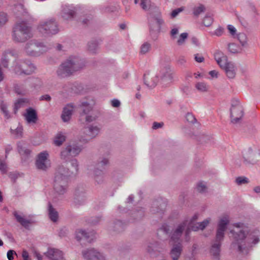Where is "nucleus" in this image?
Returning <instances> with one entry per match:
<instances>
[{
  "instance_id": "1",
  "label": "nucleus",
  "mask_w": 260,
  "mask_h": 260,
  "mask_svg": "<svg viewBox=\"0 0 260 260\" xmlns=\"http://www.w3.org/2000/svg\"><path fill=\"white\" fill-rule=\"evenodd\" d=\"M230 233L235 240L233 248L243 254H247L260 241V232L257 230L249 232L244 229H233Z\"/></svg>"
},
{
  "instance_id": "2",
  "label": "nucleus",
  "mask_w": 260,
  "mask_h": 260,
  "mask_svg": "<svg viewBox=\"0 0 260 260\" xmlns=\"http://www.w3.org/2000/svg\"><path fill=\"white\" fill-rule=\"evenodd\" d=\"M71 169L61 165L57 167L54 174L53 190L56 196L64 194L68 188V181L70 176L76 175L79 171V162L77 159H70Z\"/></svg>"
},
{
  "instance_id": "3",
  "label": "nucleus",
  "mask_w": 260,
  "mask_h": 260,
  "mask_svg": "<svg viewBox=\"0 0 260 260\" xmlns=\"http://www.w3.org/2000/svg\"><path fill=\"white\" fill-rule=\"evenodd\" d=\"M84 67V62L81 58L76 56H71L59 65L56 70V74L61 78L68 77Z\"/></svg>"
},
{
  "instance_id": "4",
  "label": "nucleus",
  "mask_w": 260,
  "mask_h": 260,
  "mask_svg": "<svg viewBox=\"0 0 260 260\" xmlns=\"http://www.w3.org/2000/svg\"><path fill=\"white\" fill-rule=\"evenodd\" d=\"M94 102L91 100L85 99L80 102L78 109L80 120L87 122L95 121L100 116V112L94 108Z\"/></svg>"
},
{
  "instance_id": "5",
  "label": "nucleus",
  "mask_w": 260,
  "mask_h": 260,
  "mask_svg": "<svg viewBox=\"0 0 260 260\" xmlns=\"http://www.w3.org/2000/svg\"><path fill=\"white\" fill-rule=\"evenodd\" d=\"M32 28L26 21L16 23L13 28L12 39L17 43H24L32 38Z\"/></svg>"
},
{
  "instance_id": "6",
  "label": "nucleus",
  "mask_w": 260,
  "mask_h": 260,
  "mask_svg": "<svg viewBox=\"0 0 260 260\" xmlns=\"http://www.w3.org/2000/svg\"><path fill=\"white\" fill-rule=\"evenodd\" d=\"M11 68L14 73L18 75H29L36 70V67L29 60L19 59V57Z\"/></svg>"
},
{
  "instance_id": "7",
  "label": "nucleus",
  "mask_w": 260,
  "mask_h": 260,
  "mask_svg": "<svg viewBox=\"0 0 260 260\" xmlns=\"http://www.w3.org/2000/svg\"><path fill=\"white\" fill-rule=\"evenodd\" d=\"M47 50L48 48L42 42L35 39L27 42L24 47V52L29 56H39Z\"/></svg>"
},
{
  "instance_id": "8",
  "label": "nucleus",
  "mask_w": 260,
  "mask_h": 260,
  "mask_svg": "<svg viewBox=\"0 0 260 260\" xmlns=\"http://www.w3.org/2000/svg\"><path fill=\"white\" fill-rule=\"evenodd\" d=\"M231 122L234 124L241 123L244 116V109L240 101L236 99L231 101L230 109Z\"/></svg>"
},
{
  "instance_id": "9",
  "label": "nucleus",
  "mask_w": 260,
  "mask_h": 260,
  "mask_svg": "<svg viewBox=\"0 0 260 260\" xmlns=\"http://www.w3.org/2000/svg\"><path fill=\"white\" fill-rule=\"evenodd\" d=\"M38 29L40 32L45 35H55L59 31L57 22L54 18L41 21L38 26Z\"/></svg>"
},
{
  "instance_id": "10",
  "label": "nucleus",
  "mask_w": 260,
  "mask_h": 260,
  "mask_svg": "<svg viewBox=\"0 0 260 260\" xmlns=\"http://www.w3.org/2000/svg\"><path fill=\"white\" fill-rule=\"evenodd\" d=\"M82 150L81 146L76 144H68L63 147L60 151V158L65 161H68L71 158L78 155Z\"/></svg>"
},
{
  "instance_id": "11",
  "label": "nucleus",
  "mask_w": 260,
  "mask_h": 260,
  "mask_svg": "<svg viewBox=\"0 0 260 260\" xmlns=\"http://www.w3.org/2000/svg\"><path fill=\"white\" fill-rule=\"evenodd\" d=\"M160 84L164 87L170 86L175 80V73L170 66L165 67L159 72Z\"/></svg>"
},
{
  "instance_id": "12",
  "label": "nucleus",
  "mask_w": 260,
  "mask_h": 260,
  "mask_svg": "<svg viewBox=\"0 0 260 260\" xmlns=\"http://www.w3.org/2000/svg\"><path fill=\"white\" fill-rule=\"evenodd\" d=\"M164 23V20L159 13L156 16H153L149 20V31L151 38L155 40L157 39L160 32L161 25Z\"/></svg>"
},
{
  "instance_id": "13",
  "label": "nucleus",
  "mask_w": 260,
  "mask_h": 260,
  "mask_svg": "<svg viewBox=\"0 0 260 260\" xmlns=\"http://www.w3.org/2000/svg\"><path fill=\"white\" fill-rule=\"evenodd\" d=\"M259 150L255 147H248L243 151L244 162L247 165H254L258 161Z\"/></svg>"
},
{
  "instance_id": "14",
  "label": "nucleus",
  "mask_w": 260,
  "mask_h": 260,
  "mask_svg": "<svg viewBox=\"0 0 260 260\" xmlns=\"http://www.w3.org/2000/svg\"><path fill=\"white\" fill-rule=\"evenodd\" d=\"M226 229H218L216 232L215 240L211 245L210 253L213 256L218 258L220 251L221 242L223 239L224 232Z\"/></svg>"
},
{
  "instance_id": "15",
  "label": "nucleus",
  "mask_w": 260,
  "mask_h": 260,
  "mask_svg": "<svg viewBox=\"0 0 260 260\" xmlns=\"http://www.w3.org/2000/svg\"><path fill=\"white\" fill-rule=\"evenodd\" d=\"M95 232L92 229H77L75 238L78 241H86L91 243L94 239Z\"/></svg>"
},
{
  "instance_id": "16",
  "label": "nucleus",
  "mask_w": 260,
  "mask_h": 260,
  "mask_svg": "<svg viewBox=\"0 0 260 260\" xmlns=\"http://www.w3.org/2000/svg\"><path fill=\"white\" fill-rule=\"evenodd\" d=\"M14 58L13 65L16 63V60L19 57V53L14 49H9L5 51L2 54L1 59V64L5 69L9 68V64L11 58Z\"/></svg>"
},
{
  "instance_id": "17",
  "label": "nucleus",
  "mask_w": 260,
  "mask_h": 260,
  "mask_svg": "<svg viewBox=\"0 0 260 260\" xmlns=\"http://www.w3.org/2000/svg\"><path fill=\"white\" fill-rule=\"evenodd\" d=\"M13 214L17 222L24 227L32 225L36 222V220L32 215H26L16 211L13 212Z\"/></svg>"
},
{
  "instance_id": "18",
  "label": "nucleus",
  "mask_w": 260,
  "mask_h": 260,
  "mask_svg": "<svg viewBox=\"0 0 260 260\" xmlns=\"http://www.w3.org/2000/svg\"><path fill=\"white\" fill-rule=\"evenodd\" d=\"M159 82L158 75L153 73L147 72L144 75V83L149 88L155 87Z\"/></svg>"
},
{
  "instance_id": "19",
  "label": "nucleus",
  "mask_w": 260,
  "mask_h": 260,
  "mask_svg": "<svg viewBox=\"0 0 260 260\" xmlns=\"http://www.w3.org/2000/svg\"><path fill=\"white\" fill-rule=\"evenodd\" d=\"M160 231L170 237L171 241L177 242L179 240L184 229H159Z\"/></svg>"
},
{
  "instance_id": "20",
  "label": "nucleus",
  "mask_w": 260,
  "mask_h": 260,
  "mask_svg": "<svg viewBox=\"0 0 260 260\" xmlns=\"http://www.w3.org/2000/svg\"><path fill=\"white\" fill-rule=\"evenodd\" d=\"M167 207V203L165 201L161 199L154 201L152 204L150 212L152 214L157 213H163Z\"/></svg>"
},
{
  "instance_id": "21",
  "label": "nucleus",
  "mask_w": 260,
  "mask_h": 260,
  "mask_svg": "<svg viewBox=\"0 0 260 260\" xmlns=\"http://www.w3.org/2000/svg\"><path fill=\"white\" fill-rule=\"evenodd\" d=\"M86 200L85 190L82 187H78L75 191L74 202L77 205H82Z\"/></svg>"
},
{
  "instance_id": "22",
  "label": "nucleus",
  "mask_w": 260,
  "mask_h": 260,
  "mask_svg": "<svg viewBox=\"0 0 260 260\" xmlns=\"http://www.w3.org/2000/svg\"><path fill=\"white\" fill-rule=\"evenodd\" d=\"M84 258L87 260H105L100 253L94 249H88L82 252Z\"/></svg>"
},
{
  "instance_id": "23",
  "label": "nucleus",
  "mask_w": 260,
  "mask_h": 260,
  "mask_svg": "<svg viewBox=\"0 0 260 260\" xmlns=\"http://www.w3.org/2000/svg\"><path fill=\"white\" fill-rule=\"evenodd\" d=\"M44 254L50 260H66L62 252L57 249L48 248Z\"/></svg>"
},
{
  "instance_id": "24",
  "label": "nucleus",
  "mask_w": 260,
  "mask_h": 260,
  "mask_svg": "<svg viewBox=\"0 0 260 260\" xmlns=\"http://www.w3.org/2000/svg\"><path fill=\"white\" fill-rule=\"evenodd\" d=\"M48 156V153L46 151H43L39 154L36 162V165L38 169L46 170L47 168L46 164V160Z\"/></svg>"
},
{
  "instance_id": "25",
  "label": "nucleus",
  "mask_w": 260,
  "mask_h": 260,
  "mask_svg": "<svg viewBox=\"0 0 260 260\" xmlns=\"http://www.w3.org/2000/svg\"><path fill=\"white\" fill-rule=\"evenodd\" d=\"M23 116L28 123H36L38 120L37 113L31 107L26 109V113L23 114Z\"/></svg>"
},
{
  "instance_id": "26",
  "label": "nucleus",
  "mask_w": 260,
  "mask_h": 260,
  "mask_svg": "<svg viewBox=\"0 0 260 260\" xmlns=\"http://www.w3.org/2000/svg\"><path fill=\"white\" fill-rule=\"evenodd\" d=\"M74 106L73 104H69L64 107L62 110L61 118L63 122H69L71 118Z\"/></svg>"
},
{
  "instance_id": "27",
  "label": "nucleus",
  "mask_w": 260,
  "mask_h": 260,
  "mask_svg": "<svg viewBox=\"0 0 260 260\" xmlns=\"http://www.w3.org/2000/svg\"><path fill=\"white\" fill-rule=\"evenodd\" d=\"M221 69L224 71L228 78L233 79L235 77L237 68L233 62L230 61Z\"/></svg>"
},
{
  "instance_id": "28",
  "label": "nucleus",
  "mask_w": 260,
  "mask_h": 260,
  "mask_svg": "<svg viewBox=\"0 0 260 260\" xmlns=\"http://www.w3.org/2000/svg\"><path fill=\"white\" fill-rule=\"evenodd\" d=\"M214 58L219 66L222 68L226 63H229L227 56L219 50H217L214 54Z\"/></svg>"
},
{
  "instance_id": "29",
  "label": "nucleus",
  "mask_w": 260,
  "mask_h": 260,
  "mask_svg": "<svg viewBox=\"0 0 260 260\" xmlns=\"http://www.w3.org/2000/svg\"><path fill=\"white\" fill-rule=\"evenodd\" d=\"M183 247L182 244L178 242L173 245L170 254L173 260H178L182 252Z\"/></svg>"
},
{
  "instance_id": "30",
  "label": "nucleus",
  "mask_w": 260,
  "mask_h": 260,
  "mask_svg": "<svg viewBox=\"0 0 260 260\" xmlns=\"http://www.w3.org/2000/svg\"><path fill=\"white\" fill-rule=\"evenodd\" d=\"M100 131L98 126L90 125L85 128L84 133L89 139H92L98 136Z\"/></svg>"
},
{
  "instance_id": "31",
  "label": "nucleus",
  "mask_w": 260,
  "mask_h": 260,
  "mask_svg": "<svg viewBox=\"0 0 260 260\" xmlns=\"http://www.w3.org/2000/svg\"><path fill=\"white\" fill-rule=\"evenodd\" d=\"M162 249L161 244L157 241H154L148 244L147 250L149 253L152 255L156 252H159Z\"/></svg>"
},
{
  "instance_id": "32",
  "label": "nucleus",
  "mask_w": 260,
  "mask_h": 260,
  "mask_svg": "<svg viewBox=\"0 0 260 260\" xmlns=\"http://www.w3.org/2000/svg\"><path fill=\"white\" fill-rule=\"evenodd\" d=\"M48 214L51 221L56 222L58 219V213L50 202L48 204Z\"/></svg>"
},
{
  "instance_id": "33",
  "label": "nucleus",
  "mask_w": 260,
  "mask_h": 260,
  "mask_svg": "<svg viewBox=\"0 0 260 260\" xmlns=\"http://www.w3.org/2000/svg\"><path fill=\"white\" fill-rule=\"evenodd\" d=\"M198 214H195L190 219L184 220L177 228H195L194 222L198 219Z\"/></svg>"
},
{
  "instance_id": "34",
  "label": "nucleus",
  "mask_w": 260,
  "mask_h": 260,
  "mask_svg": "<svg viewBox=\"0 0 260 260\" xmlns=\"http://www.w3.org/2000/svg\"><path fill=\"white\" fill-rule=\"evenodd\" d=\"M197 140L202 144L211 143L213 138L211 136L204 134H199L197 136Z\"/></svg>"
},
{
  "instance_id": "35",
  "label": "nucleus",
  "mask_w": 260,
  "mask_h": 260,
  "mask_svg": "<svg viewBox=\"0 0 260 260\" xmlns=\"http://www.w3.org/2000/svg\"><path fill=\"white\" fill-rule=\"evenodd\" d=\"M76 14V12L74 9H71L68 7L63 8L62 11V16L66 20L73 18Z\"/></svg>"
},
{
  "instance_id": "36",
  "label": "nucleus",
  "mask_w": 260,
  "mask_h": 260,
  "mask_svg": "<svg viewBox=\"0 0 260 260\" xmlns=\"http://www.w3.org/2000/svg\"><path fill=\"white\" fill-rule=\"evenodd\" d=\"M196 88L200 92L205 93L209 91L210 87L205 82H199L195 84Z\"/></svg>"
},
{
  "instance_id": "37",
  "label": "nucleus",
  "mask_w": 260,
  "mask_h": 260,
  "mask_svg": "<svg viewBox=\"0 0 260 260\" xmlns=\"http://www.w3.org/2000/svg\"><path fill=\"white\" fill-rule=\"evenodd\" d=\"M102 218L101 216L88 217L86 219V222L91 226L97 225L101 221Z\"/></svg>"
},
{
  "instance_id": "38",
  "label": "nucleus",
  "mask_w": 260,
  "mask_h": 260,
  "mask_svg": "<svg viewBox=\"0 0 260 260\" xmlns=\"http://www.w3.org/2000/svg\"><path fill=\"white\" fill-rule=\"evenodd\" d=\"M66 141V136L61 133H58L54 138V143L56 146H60Z\"/></svg>"
},
{
  "instance_id": "39",
  "label": "nucleus",
  "mask_w": 260,
  "mask_h": 260,
  "mask_svg": "<svg viewBox=\"0 0 260 260\" xmlns=\"http://www.w3.org/2000/svg\"><path fill=\"white\" fill-rule=\"evenodd\" d=\"M132 215L135 219L139 220L144 216V210L142 208H139L133 211Z\"/></svg>"
},
{
  "instance_id": "40",
  "label": "nucleus",
  "mask_w": 260,
  "mask_h": 260,
  "mask_svg": "<svg viewBox=\"0 0 260 260\" xmlns=\"http://www.w3.org/2000/svg\"><path fill=\"white\" fill-rule=\"evenodd\" d=\"M206 8L202 4H200L199 6L195 7L193 9V14L194 16L198 17L201 13L205 11Z\"/></svg>"
},
{
  "instance_id": "41",
  "label": "nucleus",
  "mask_w": 260,
  "mask_h": 260,
  "mask_svg": "<svg viewBox=\"0 0 260 260\" xmlns=\"http://www.w3.org/2000/svg\"><path fill=\"white\" fill-rule=\"evenodd\" d=\"M17 149L19 153L22 155L28 156L30 153V150L23 146L21 143H18Z\"/></svg>"
},
{
  "instance_id": "42",
  "label": "nucleus",
  "mask_w": 260,
  "mask_h": 260,
  "mask_svg": "<svg viewBox=\"0 0 260 260\" xmlns=\"http://www.w3.org/2000/svg\"><path fill=\"white\" fill-rule=\"evenodd\" d=\"M151 44L148 42H145L140 47V53L141 55H144L147 53L151 49Z\"/></svg>"
},
{
  "instance_id": "43",
  "label": "nucleus",
  "mask_w": 260,
  "mask_h": 260,
  "mask_svg": "<svg viewBox=\"0 0 260 260\" xmlns=\"http://www.w3.org/2000/svg\"><path fill=\"white\" fill-rule=\"evenodd\" d=\"M11 132L15 135L16 138H20L23 135V128L21 125H19L15 129L13 130L11 128Z\"/></svg>"
},
{
  "instance_id": "44",
  "label": "nucleus",
  "mask_w": 260,
  "mask_h": 260,
  "mask_svg": "<svg viewBox=\"0 0 260 260\" xmlns=\"http://www.w3.org/2000/svg\"><path fill=\"white\" fill-rule=\"evenodd\" d=\"M25 103V100L23 99H18L14 104V113L16 114L18 110L21 107H23Z\"/></svg>"
},
{
  "instance_id": "45",
  "label": "nucleus",
  "mask_w": 260,
  "mask_h": 260,
  "mask_svg": "<svg viewBox=\"0 0 260 260\" xmlns=\"http://www.w3.org/2000/svg\"><path fill=\"white\" fill-rule=\"evenodd\" d=\"M0 109L7 119H9L11 117L10 113L7 110V106L4 101H2L0 102Z\"/></svg>"
},
{
  "instance_id": "46",
  "label": "nucleus",
  "mask_w": 260,
  "mask_h": 260,
  "mask_svg": "<svg viewBox=\"0 0 260 260\" xmlns=\"http://www.w3.org/2000/svg\"><path fill=\"white\" fill-rule=\"evenodd\" d=\"M98 44L96 41H92L88 43V50L93 53H94L98 49Z\"/></svg>"
},
{
  "instance_id": "47",
  "label": "nucleus",
  "mask_w": 260,
  "mask_h": 260,
  "mask_svg": "<svg viewBox=\"0 0 260 260\" xmlns=\"http://www.w3.org/2000/svg\"><path fill=\"white\" fill-rule=\"evenodd\" d=\"M237 37L242 46L247 45V36L244 33L238 34Z\"/></svg>"
},
{
  "instance_id": "48",
  "label": "nucleus",
  "mask_w": 260,
  "mask_h": 260,
  "mask_svg": "<svg viewBox=\"0 0 260 260\" xmlns=\"http://www.w3.org/2000/svg\"><path fill=\"white\" fill-rule=\"evenodd\" d=\"M229 217L224 216L220 218L218 222V228H225L229 223Z\"/></svg>"
},
{
  "instance_id": "49",
  "label": "nucleus",
  "mask_w": 260,
  "mask_h": 260,
  "mask_svg": "<svg viewBox=\"0 0 260 260\" xmlns=\"http://www.w3.org/2000/svg\"><path fill=\"white\" fill-rule=\"evenodd\" d=\"M235 182L238 185H241L244 184H247L249 182V179L244 176H240L236 178Z\"/></svg>"
},
{
  "instance_id": "50",
  "label": "nucleus",
  "mask_w": 260,
  "mask_h": 260,
  "mask_svg": "<svg viewBox=\"0 0 260 260\" xmlns=\"http://www.w3.org/2000/svg\"><path fill=\"white\" fill-rule=\"evenodd\" d=\"M103 169L100 168V167H98L96 166V167L94 168V170L93 171V173L94 175L95 176L96 181L99 182L98 180V179L99 177H102L103 175ZM102 179L99 180V181H101Z\"/></svg>"
},
{
  "instance_id": "51",
  "label": "nucleus",
  "mask_w": 260,
  "mask_h": 260,
  "mask_svg": "<svg viewBox=\"0 0 260 260\" xmlns=\"http://www.w3.org/2000/svg\"><path fill=\"white\" fill-rule=\"evenodd\" d=\"M14 12L18 16L22 14L24 12V8L23 5L21 4L16 5L14 8Z\"/></svg>"
},
{
  "instance_id": "52",
  "label": "nucleus",
  "mask_w": 260,
  "mask_h": 260,
  "mask_svg": "<svg viewBox=\"0 0 260 260\" xmlns=\"http://www.w3.org/2000/svg\"><path fill=\"white\" fill-rule=\"evenodd\" d=\"M228 49L232 53H237L239 52V47L235 43H230L228 45Z\"/></svg>"
},
{
  "instance_id": "53",
  "label": "nucleus",
  "mask_w": 260,
  "mask_h": 260,
  "mask_svg": "<svg viewBox=\"0 0 260 260\" xmlns=\"http://www.w3.org/2000/svg\"><path fill=\"white\" fill-rule=\"evenodd\" d=\"M109 163V160L107 158H102L96 165L98 167H100L102 169H105V167Z\"/></svg>"
},
{
  "instance_id": "54",
  "label": "nucleus",
  "mask_w": 260,
  "mask_h": 260,
  "mask_svg": "<svg viewBox=\"0 0 260 260\" xmlns=\"http://www.w3.org/2000/svg\"><path fill=\"white\" fill-rule=\"evenodd\" d=\"M188 37V34L187 32H183L179 36V38L177 41V44L178 45H182L184 44L185 40Z\"/></svg>"
},
{
  "instance_id": "55",
  "label": "nucleus",
  "mask_w": 260,
  "mask_h": 260,
  "mask_svg": "<svg viewBox=\"0 0 260 260\" xmlns=\"http://www.w3.org/2000/svg\"><path fill=\"white\" fill-rule=\"evenodd\" d=\"M8 166L7 164L0 159V171L2 174H6L8 172Z\"/></svg>"
},
{
  "instance_id": "56",
  "label": "nucleus",
  "mask_w": 260,
  "mask_h": 260,
  "mask_svg": "<svg viewBox=\"0 0 260 260\" xmlns=\"http://www.w3.org/2000/svg\"><path fill=\"white\" fill-rule=\"evenodd\" d=\"M140 5L143 10H147L151 6V1L150 0L141 1Z\"/></svg>"
},
{
  "instance_id": "57",
  "label": "nucleus",
  "mask_w": 260,
  "mask_h": 260,
  "mask_svg": "<svg viewBox=\"0 0 260 260\" xmlns=\"http://www.w3.org/2000/svg\"><path fill=\"white\" fill-rule=\"evenodd\" d=\"M187 121L191 123H194L197 122L195 116L191 113H187L185 116Z\"/></svg>"
},
{
  "instance_id": "58",
  "label": "nucleus",
  "mask_w": 260,
  "mask_h": 260,
  "mask_svg": "<svg viewBox=\"0 0 260 260\" xmlns=\"http://www.w3.org/2000/svg\"><path fill=\"white\" fill-rule=\"evenodd\" d=\"M8 21V16L4 12H0V27L4 25Z\"/></svg>"
},
{
  "instance_id": "59",
  "label": "nucleus",
  "mask_w": 260,
  "mask_h": 260,
  "mask_svg": "<svg viewBox=\"0 0 260 260\" xmlns=\"http://www.w3.org/2000/svg\"><path fill=\"white\" fill-rule=\"evenodd\" d=\"M213 23V18L211 17L210 16H206L203 21V23L204 25L208 27L210 26L212 23Z\"/></svg>"
},
{
  "instance_id": "60",
  "label": "nucleus",
  "mask_w": 260,
  "mask_h": 260,
  "mask_svg": "<svg viewBox=\"0 0 260 260\" xmlns=\"http://www.w3.org/2000/svg\"><path fill=\"white\" fill-rule=\"evenodd\" d=\"M184 9V7H182L174 10L171 14V17L172 18L176 17L180 12H182Z\"/></svg>"
},
{
  "instance_id": "61",
  "label": "nucleus",
  "mask_w": 260,
  "mask_h": 260,
  "mask_svg": "<svg viewBox=\"0 0 260 260\" xmlns=\"http://www.w3.org/2000/svg\"><path fill=\"white\" fill-rule=\"evenodd\" d=\"M211 219L210 218H207L204 220L202 222L198 223L199 226H196V228H206L208 225Z\"/></svg>"
},
{
  "instance_id": "62",
  "label": "nucleus",
  "mask_w": 260,
  "mask_h": 260,
  "mask_svg": "<svg viewBox=\"0 0 260 260\" xmlns=\"http://www.w3.org/2000/svg\"><path fill=\"white\" fill-rule=\"evenodd\" d=\"M223 31L224 29L222 27L219 26L211 34V35L212 36L214 35L217 37H220L223 34Z\"/></svg>"
},
{
  "instance_id": "63",
  "label": "nucleus",
  "mask_w": 260,
  "mask_h": 260,
  "mask_svg": "<svg viewBox=\"0 0 260 260\" xmlns=\"http://www.w3.org/2000/svg\"><path fill=\"white\" fill-rule=\"evenodd\" d=\"M197 188L199 192L202 193L206 192L207 187L202 182H200L198 184Z\"/></svg>"
},
{
  "instance_id": "64",
  "label": "nucleus",
  "mask_w": 260,
  "mask_h": 260,
  "mask_svg": "<svg viewBox=\"0 0 260 260\" xmlns=\"http://www.w3.org/2000/svg\"><path fill=\"white\" fill-rule=\"evenodd\" d=\"M164 125V123L162 122H154L152 124V128L153 129H157L158 128L162 127Z\"/></svg>"
}]
</instances>
